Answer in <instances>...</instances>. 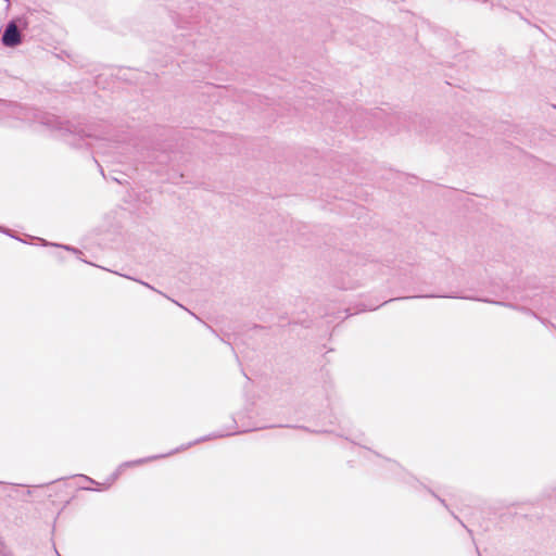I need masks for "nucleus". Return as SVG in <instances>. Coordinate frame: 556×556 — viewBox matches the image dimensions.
Wrapping results in <instances>:
<instances>
[{"label":"nucleus","instance_id":"11","mask_svg":"<svg viewBox=\"0 0 556 556\" xmlns=\"http://www.w3.org/2000/svg\"><path fill=\"white\" fill-rule=\"evenodd\" d=\"M139 283H141L142 286L153 290V291H156L152 286H150L148 282H144V281H141V280H137Z\"/></svg>","mask_w":556,"mask_h":556},{"label":"nucleus","instance_id":"7","mask_svg":"<svg viewBox=\"0 0 556 556\" xmlns=\"http://www.w3.org/2000/svg\"><path fill=\"white\" fill-rule=\"evenodd\" d=\"M435 295H416L415 298H434ZM413 296H408L407 299H412ZM404 298H397L396 300H403ZM395 299H391L389 301H384V304H388L391 301H394Z\"/></svg>","mask_w":556,"mask_h":556},{"label":"nucleus","instance_id":"14","mask_svg":"<svg viewBox=\"0 0 556 556\" xmlns=\"http://www.w3.org/2000/svg\"><path fill=\"white\" fill-rule=\"evenodd\" d=\"M446 298H452V299H455V298H459L458 295L456 294H450V295H445ZM464 299H466L465 296H463Z\"/></svg>","mask_w":556,"mask_h":556},{"label":"nucleus","instance_id":"15","mask_svg":"<svg viewBox=\"0 0 556 556\" xmlns=\"http://www.w3.org/2000/svg\"><path fill=\"white\" fill-rule=\"evenodd\" d=\"M83 490H87V491H97L98 489H91V488H87V486H84L81 488Z\"/></svg>","mask_w":556,"mask_h":556},{"label":"nucleus","instance_id":"17","mask_svg":"<svg viewBox=\"0 0 556 556\" xmlns=\"http://www.w3.org/2000/svg\"><path fill=\"white\" fill-rule=\"evenodd\" d=\"M100 173L104 176V173H103V169L102 167H100Z\"/></svg>","mask_w":556,"mask_h":556},{"label":"nucleus","instance_id":"12","mask_svg":"<svg viewBox=\"0 0 556 556\" xmlns=\"http://www.w3.org/2000/svg\"><path fill=\"white\" fill-rule=\"evenodd\" d=\"M495 304L497 305H503V306H508V307H513V308H516L515 306H513L511 304H507V303H504V302H494Z\"/></svg>","mask_w":556,"mask_h":556},{"label":"nucleus","instance_id":"2","mask_svg":"<svg viewBox=\"0 0 556 556\" xmlns=\"http://www.w3.org/2000/svg\"><path fill=\"white\" fill-rule=\"evenodd\" d=\"M46 125L56 128L62 131L65 141L74 148L90 147V134H87L83 128L75 126L70 122H62L56 117H48L45 122Z\"/></svg>","mask_w":556,"mask_h":556},{"label":"nucleus","instance_id":"8","mask_svg":"<svg viewBox=\"0 0 556 556\" xmlns=\"http://www.w3.org/2000/svg\"><path fill=\"white\" fill-rule=\"evenodd\" d=\"M7 495L10 498H17L18 497V490L17 489H11V491Z\"/></svg>","mask_w":556,"mask_h":556},{"label":"nucleus","instance_id":"6","mask_svg":"<svg viewBox=\"0 0 556 556\" xmlns=\"http://www.w3.org/2000/svg\"><path fill=\"white\" fill-rule=\"evenodd\" d=\"M59 247L64 249V250H66V251H70V252L76 254L77 256L81 254L80 250H78L77 248H74L72 245H65V244L63 245L62 244V245H59Z\"/></svg>","mask_w":556,"mask_h":556},{"label":"nucleus","instance_id":"3","mask_svg":"<svg viewBox=\"0 0 556 556\" xmlns=\"http://www.w3.org/2000/svg\"><path fill=\"white\" fill-rule=\"evenodd\" d=\"M29 25L27 17L21 15L11 18L1 34V42L7 48H15L23 42L25 30Z\"/></svg>","mask_w":556,"mask_h":556},{"label":"nucleus","instance_id":"16","mask_svg":"<svg viewBox=\"0 0 556 556\" xmlns=\"http://www.w3.org/2000/svg\"><path fill=\"white\" fill-rule=\"evenodd\" d=\"M0 488H4V483L0 481Z\"/></svg>","mask_w":556,"mask_h":556},{"label":"nucleus","instance_id":"1","mask_svg":"<svg viewBox=\"0 0 556 556\" xmlns=\"http://www.w3.org/2000/svg\"><path fill=\"white\" fill-rule=\"evenodd\" d=\"M237 432L236 431H217V432H213L208 435H205V437H201L192 442H189L187 444H182L181 446L166 453V454H161V455H153V456H149V457H144V458H139V459H135V460H129V462H125V463H122L117 469L106 479V481L102 484L105 486V489L110 488L117 479L118 477L121 476L122 471L125 469V468H128V467H131V466H138V465H142L144 463H148V462H151V460H155V459H159V458H164V457H167V456H170L177 452H180V451H185L187 450L188 447L194 445V444H198V443H201V442H205L207 440H212V439H218V438H224V437H228V435H232V434H236ZM81 478H84L86 481L90 482V483H93V484H97V485H101L99 482L94 481L93 479L87 477V476H84L81 475L80 476Z\"/></svg>","mask_w":556,"mask_h":556},{"label":"nucleus","instance_id":"5","mask_svg":"<svg viewBox=\"0 0 556 556\" xmlns=\"http://www.w3.org/2000/svg\"><path fill=\"white\" fill-rule=\"evenodd\" d=\"M344 438H345V440H348L351 443L356 444V445H361L362 441H363L362 440L363 439V434L362 433L344 435Z\"/></svg>","mask_w":556,"mask_h":556},{"label":"nucleus","instance_id":"10","mask_svg":"<svg viewBox=\"0 0 556 556\" xmlns=\"http://www.w3.org/2000/svg\"><path fill=\"white\" fill-rule=\"evenodd\" d=\"M518 309L523 312V313H526V314L532 315L535 318H538V315L534 312H532L531 309H529V308L521 307V308H518Z\"/></svg>","mask_w":556,"mask_h":556},{"label":"nucleus","instance_id":"4","mask_svg":"<svg viewBox=\"0 0 556 556\" xmlns=\"http://www.w3.org/2000/svg\"><path fill=\"white\" fill-rule=\"evenodd\" d=\"M427 490H428V492H429V493H430V494H431L435 500H438V501L440 502V504H441V505H442V506H443V507H444V508H445V509H446V510H447V511L453 516V518H454L455 520H457V521H458V522H459L464 528H466V529H467V531H468L469 533H471V530H469V529L465 526V523L459 519V517H458L457 515H455V514H454V511H453V510H451L450 506L447 505V503H446V501H445L444 498L440 497V496H439V495H438L433 490H431V489H427Z\"/></svg>","mask_w":556,"mask_h":556},{"label":"nucleus","instance_id":"13","mask_svg":"<svg viewBox=\"0 0 556 556\" xmlns=\"http://www.w3.org/2000/svg\"><path fill=\"white\" fill-rule=\"evenodd\" d=\"M161 159H162V160H160V163H164V162H166V161H167L168 156H167L166 154H162V155H161Z\"/></svg>","mask_w":556,"mask_h":556},{"label":"nucleus","instance_id":"9","mask_svg":"<svg viewBox=\"0 0 556 556\" xmlns=\"http://www.w3.org/2000/svg\"><path fill=\"white\" fill-rule=\"evenodd\" d=\"M0 232H3V233H5V235H8V236H10V237H12V238H15V239H16V237L12 233V231H11L10 229L4 228V227H2V226H0Z\"/></svg>","mask_w":556,"mask_h":556}]
</instances>
